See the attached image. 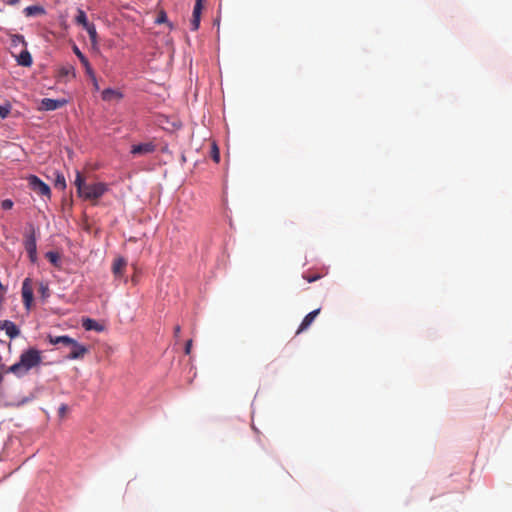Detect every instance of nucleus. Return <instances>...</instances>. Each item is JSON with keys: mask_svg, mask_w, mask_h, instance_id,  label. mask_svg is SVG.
<instances>
[{"mask_svg": "<svg viewBox=\"0 0 512 512\" xmlns=\"http://www.w3.org/2000/svg\"><path fill=\"white\" fill-rule=\"evenodd\" d=\"M41 353L35 348H30L20 355L17 363L7 367V372L13 373L17 377H22L28 371L41 363Z\"/></svg>", "mask_w": 512, "mask_h": 512, "instance_id": "obj_2", "label": "nucleus"}, {"mask_svg": "<svg viewBox=\"0 0 512 512\" xmlns=\"http://www.w3.org/2000/svg\"><path fill=\"white\" fill-rule=\"evenodd\" d=\"M12 43L15 46L19 45V44L25 45V41H24L23 37L20 36V35H14L13 38H12Z\"/></svg>", "mask_w": 512, "mask_h": 512, "instance_id": "obj_29", "label": "nucleus"}, {"mask_svg": "<svg viewBox=\"0 0 512 512\" xmlns=\"http://www.w3.org/2000/svg\"><path fill=\"white\" fill-rule=\"evenodd\" d=\"M2 304V298L0 297V305Z\"/></svg>", "mask_w": 512, "mask_h": 512, "instance_id": "obj_36", "label": "nucleus"}, {"mask_svg": "<svg viewBox=\"0 0 512 512\" xmlns=\"http://www.w3.org/2000/svg\"><path fill=\"white\" fill-rule=\"evenodd\" d=\"M84 29L87 31V33H88V35L90 37V40L93 43H96L98 35H97V31H96L95 25L94 24H90L89 26L85 27Z\"/></svg>", "mask_w": 512, "mask_h": 512, "instance_id": "obj_23", "label": "nucleus"}, {"mask_svg": "<svg viewBox=\"0 0 512 512\" xmlns=\"http://www.w3.org/2000/svg\"><path fill=\"white\" fill-rule=\"evenodd\" d=\"M321 274L319 273H314V274H304L303 275V278L309 282V283H312V282H315L317 280H319L321 278Z\"/></svg>", "mask_w": 512, "mask_h": 512, "instance_id": "obj_27", "label": "nucleus"}, {"mask_svg": "<svg viewBox=\"0 0 512 512\" xmlns=\"http://www.w3.org/2000/svg\"><path fill=\"white\" fill-rule=\"evenodd\" d=\"M5 2L9 5H15L19 2V0H5Z\"/></svg>", "mask_w": 512, "mask_h": 512, "instance_id": "obj_34", "label": "nucleus"}, {"mask_svg": "<svg viewBox=\"0 0 512 512\" xmlns=\"http://www.w3.org/2000/svg\"><path fill=\"white\" fill-rule=\"evenodd\" d=\"M203 1L204 0H196L195 1L193 14H192V20H191V29L193 31L198 30V28L200 26L201 12L203 9Z\"/></svg>", "mask_w": 512, "mask_h": 512, "instance_id": "obj_10", "label": "nucleus"}, {"mask_svg": "<svg viewBox=\"0 0 512 512\" xmlns=\"http://www.w3.org/2000/svg\"><path fill=\"white\" fill-rule=\"evenodd\" d=\"M24 13H25L26 16H34V15H37V14H44L45 10L41 6L32 5V6L26 7L24 9Z\"/></svg>", "mask_w": 512, "mask_h": 512, "instance_id": "obj_19", "label": "nucleus"}, {"mask_svg": "<svg viewBox=\"0 0 512 512\" xmlns=\"http://www.w3.org/2000/svg\"><path fill=\"white\" fill-rule=\"evenodd\" d=\"M1 207L4 209V210H9L13 207V202L12 200L10 199H5L1 202Z\"/></svg>", "mask_w": 512, "mask_h": 512, "instance_id": "obj_30", "label": "nucleus"}, {"mask_svg": "<svg viewBox=\"0 0 512 512\" xmlns=\"http://www.w3.org/2000/svg\"><path fill=\"white\" fill-rule=\"evenodd\" d=\"M319 313H320V308L315 309V310L311 311L310 313H308L304 317L303 321L301 322L296 334H300L301 332L308 329V327L314 322L315 318L318 316Z\"/></svg>", "mask_w": 512, "mask_h": 512, "instance_id": "obj_12", "label": "nucleus"}, {"mask_svg": "<svg viewBox=\"0 0 512 512\" xmlns=\"http://www.w3.org/2000/svg\"><path fill=\"white\" fill-rule=\"evenodd\" d=\"M126 266V261L123 258H118L114 261L112 271L115 276H122Z\"/></svg>", "mask_w": 512, "mask_h": 512, "instance_id": "obj_17", "label": "nucleus"}, {"mask_svg": "<svg viewBox=\"0 0 512 512\" xmlns=\"http://www.w3.org/2000/svg\"><path fill=\"white\" fill-rule=\"evenodd\" d=\"M0 329L4 330L10 339H15L20 335V329L10 320L1 321Z\"/></svg>", "mask_w": 512, "mask_h": 512, "instance_id": "obj_9", "label": "nucleus"}, {"mask_svg": "<svg viewBox=\"0 0 512 512\" xmlns=\"http://www.w3.org/2000/svg\"><path fill=\"white\" fill-rule=\"evenodd\" d=\"M27 181L29 188L36 194L47 197L48 199L51 197L50 187L36 175H29Z\"/></svg>", "mask_w": 512, "mask_h": 512, "instance_id": "obj_3", "label": "nucleus"}, {"mask_svg": "<svg viewBox=\"0 0 512 512\" xmlns=\"http://www.w3.org/2000/svg\"><path fill=\"white\" fill-rule=\"evenodd\" d=\"M156 150V145L153 142H146L133 145L131 153L133 155H146L151 154Z\"/></svg>", "mask_w": 512, "mask_h": 512, "instance_id": "obj_8", "label": "nucleus"}, {"mask_svg": "<svg viewBox=\"0 0 512 512\" xmlns=\"http://www.w3.org/2000/svg\"><path fill=\"white\" fill-rule=\"evenodd\" d=\"M82 326L87 331H97L100 332L103 330V326L100 325L97 321L91 318H83L82 319Z\"/></svg>", "mask_w": 512, "mask_h": 512, "instance_id": "obj_14", "label": "nucleus"}, {"mask_svg": "<svg viewBox=\"0 0 512 512\" xmlns=\"http://www.w3.org/2000/svg\"><path fill=\"white\" fill-rule=\"evenodd\" d=\"M10 111H11V105L10 104H6V105H3V106H0V118L1 119H5L6 117H8Z\"/></svg>", "mask_w": 512, "mask_h": 512, "instance_id": "obj_26", "label": "nucleus"}, {"mask_svg": "<svg viewBox=\"0 0 512 512\" xmlns=\"http://www.w3.org/2000/svg\"><path fill=\"white\" fill-rule=\"evenodd\" d=\"M101 96L104 101H111L113 99H121L122 98V94L119 91L111 89V88H107V89L103 90Z\"/></svg>", "mask_w": 512, "mask_h": 512, "instance_id": "obj_16", "label": "nucleus"}, {"mask_svg": "<svg viewBox=\"0 0 512 512\" xmlns=\"http://www.w3.org/2000/svg\"><path fill=\"white\" fill-rule=\"evenodd\" d=\"M73 50H74V53L79 58L81 64H83V66L85 67V71H86L87 75L91 78V80H95V73H94V71H93V69H92L88 59L79 50V48L77 46H74Z\"/></svg>", "mask_w": 512, "mask_h": 512, "instance_id": "obj_11", "label": "nucleus"}, {"mask_svg": "<svg viewBox=\"0 0 512 512\" xmlns=\"http://www.w3.org/2000/svg\"><path fill=\"white\" fill-rule=\"evenodd\" d=\"M55 186L58 187L59 189H64L66 187L65 178L63 175H57Z\"/></svg>", "mask_w": 512, "mask_h": 512, "instance_id": "obj_28", "label": "nucleus"}, {"mask_svg": "<svg viewBox=\"0 0 512 512\" xmlns=\"http://www.w3.org/2000/svg\"><path fill=\"white\" fill-rule=\"evenodd\" d=\"M192 349V340H188L185 345V354L189 355Z\"/></svg>", "mask_w": 512, "mask_h": 512, "instance_id": "obj_32", "label": "nucleus"}, {"mask_svg": "<svg viewBox=\"0 0 512 512\" xmlns=\"http://www.w3.org/2000/svg\"><path fill=\"white\" fill-rule=\"evenodd\" d=\"M48 341L52 345L63 344L65 346L69 347L72 344H74L75 339H73V338H71V337H69L67 335H63V336H52V335H49L48 336Z\"/></svg>", "mask_w": 512, "mask_h": 512, "instance_id": "obj_13", "label": "nucleus"}, {"mask_svg": "<svg viewBox=\"0 0 512 512\" xmlns=\"http://www.w3.org/2000/svg\"><path fill=\"white\" fill-rule=\"evenodd\" d=\"M45 257L48 259V261L53 264L54 266L58 267L60 264V255L58 252L49 251L46 253Z\"/></svg>", "mask_w": 512, "mask_h": 512, "instance_id": "obj_21", "label": "nucleus"}, {"mask_svg": "<svg viewBox=\"0 0 512 512\" xmlns=\"http://www.w3.org/2000/svg\"><path fill=\"white\" fill-rule=\"evenodd\" d=\"M38 292L43 299H47L50 296V289L48 284L41 282L38 287Z\"/></svg>", "mask_w": 512, "mask_h": 512, "instance_id": "obj_24", "label": "nucleus"}, {"mask_svg": "<svg viewBox=\"0 0 512 512\" xmlns=\"http://www.w3.org/2000/svg\"><path fill=\"white\" fill-rule=\"evenodd\" d=\"M66 103L67 101L65 99L43 98L39 109L44 111H54L65 106Z\"/></svg>", "mask_w": 512, "mask_h": 512, "instance_id": "obj_6", "label": "nucleus"}, {"mask_svg": "<svg viewBox=\"0 0 512 512\" xmlns=\"http://www.w3.org/2000/svg\"><path fill=\"white\" fill-rule=\"evenodd\" d=\"M59 75L61 77H75V68L72 65H65L59 69Z\"/></svg>", "mask_w": 512, "mask_h": 512, "instance_id": "obj_20", "label": "nucleus"}, {"mask_svg": "<svg viewBox=\"0 0 512 512\" xmlns=\"http://www.w3.org/2000/svg\"><path fill=\"white\" fill-rule=\"evenodd\" d=\"M211 158L218 163L220 161V152L215 142L211 146Z\"/></svg>", "mask_w": 512, "mask_h": 512, "instance_id": "obj_25", "label": "nucleus"}, {"mask_svg": "<svg viewBox=\"0 0 512 512\" xmlns=\"http://www.w3.org/2000/svg\"><path fill=\"white\" fill-rule=\"evenodd\" d=\"M180 333H181V327H180L179 325H176V326L174 327V336H175L176 338H178V337L180 336Z\"/></svg>", "mask_w": 512, "mask_h": 512, "instance_id": "obj_33", "label": "nucleus"}, {"mask_svg": "<svg viewBox=\"0 0 512 512\" xmlns=\"http://www.w3.org/2000/svg\"><path fill=\"white\" fill-rule=\"evenodd\" d=\"M155 22L157 24L167 23L170 28H173L172 24L168 22L167 14L164 10H160L158 12Z\"/></svg>", "mask_w": 512, "mask_h": 512, "instance_id": "obj_22", "label": "nucleus"}, {"mask_svg": "<svg viewBox=\"0 0 512 512\" xmlns=\"http://www.w3.org/2000/svg\"><path fill=\"white\" fill-rule=\"evenodd\" d=\"M68 410V406L66 404H61V406L58 409V414L60 417H64L66 412Z\"/></svg>", "mask_w": 512, "mask_h": 512, "instance_id": "obj_31", "label": "nucleus"}, {"mask_svg": "<svg viewBox=\"0 0 512 512\" xmlns=\"http://www.w3.org/2000/svg\"><path fill=\"white\" fill-rule=\"evenodd\" d=\"M75 22H76V24L81 25L83 28H85L91 24L87 19L86 13L82 9L77 10V16L75 17Z\"/></svg>", "mask_w": 512, "mask_h": 512, "instance_id": "obj_18", "label": "nucleus"}, {"mask_svg": "<svg viewBox=\"0 0 512 512\" xmlns=\"http://www.w3.org/2000/svg\"><path fill=\"white\" fill-rule=\"evenodd\" d=\"M22 299L26 310H30L33 304V286L30 278H25L22 283Z\"/></svg>", "mask_w": 512, "mask_h": 512, "instance_id": "obj_5", "label": "nucleus"}, {"mask_svg": "<svg viewBox=\"0 0 512 512\" xmlns=\"http://www.w3.org/2000/svg\"><path fill=\"white\" fill-rule=\"evenodd\" d=\"M24 246L28 253L30 261L35 263L37 261V244L34 229H32L31 232L26 235Z\"/></svg>", "mask_w": 512, "mask_h": 512, "instance_id": "obj_4", "label": "nucleus"}, {"mask_svg": "<svg viewBox=\"0 0 512 512\" xmlns=\"http://www.w3.org/2000/svg\"><path fill=\"white\" fill-rule=\"evenodd\" d=\"M74 184L81 198L93 202H97L108 191V186L105 183L87 184L84 176L78 170L76 171Z\"/></svg>", "mask_w": 512, "mask_h": 512, "instance_id": "obj_1", "label": "nucleus"}, {"mask_svg": "<svg viewBox=\"0 0 512 512\" xmlns=\"http://www.w3.org/2000/svg\"><path fill=\"white\" fill-rule=\"evenodd\" d=\"M69 348L70 352L66 357L71 360L82 359L89 351L88 347L78 343L76 340Z\"/></svg>", "mask_w": 512, "mask_h": 512, "instance_id": "obj_7", "label": "nucleus"}, {"mask_svg": "<svg viewBox=\"0 0 512 512\" xmlns=\"http://www.w3.org/2000/svg\"><path fill=\"white\" fill-rule=\"evenodd\" d=\"M93 82H94V87H95L96 89H99V86H98V84H97V80L95 79V80H93Z\"/></svg>", "mask_w": 512, "mask_h": 512, "instance_id": "obj_35", "label": "nucleus"}, {"mask_svg": "<svg viewBox=\"0 0 512 512\" xmlns=\"http://www.w3.org/2000/svg\"><path fill=\"white\" fill-rule=\"evenodd\" d=\"M17 63L24 67H30L32 65V57L27 49L23 50L17 57Z\"/></svg>", "mask_w": 512, "mask_h": 512, "instance_id": "obj_15", "label": "nucleus"}]
</instances>
